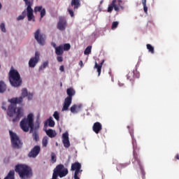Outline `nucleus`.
Wrapping results in <instances>:
<instances>
[{"mask_svg":"<svg viewBox=\"0 0 179 179\" xmlns=\"http://www.w3.org/2000/svg\"><path fill=\"white\" fill-rule=\"evenodd\" d=\"M15 172L18 173L21 179H29L33 177V170L29 165L20 164L15 166Z\"/></svg>","mask_w":179,"mask_h":179,"instance_id":"nucleus-1","label":"nucleus"},{"mask_svg":"<svg viewBox=\"0 0 179 179\" xmlns=\"http://www.w3.org/2000/svg\"><path fill=\"white\" fill-rule=\"evenodd\" d=\"M24 113V110L22 108L16 107L15 104H10L7 110V115L13 118V122L19 121L23 117Z\"/></svg>","mask_w":179,"mask_h":179,"instance_id":"nucleus-2","label":"nucleus"},{"mask_svg":"<svg viewBox=\"0 0 179 179\" xmlns=\"http://www.w3.org/2000/svg\"><path fill=\"white\" fill-rule=\"evenodd\" d=\"M20 126L24 132H29V129L33 130V127H34V113H29L27 117L21 120Z\"/></svg>","mask_w":179,"mask_h":179,"instance_id":"nucleus-3","label":"nucleus"},{"mask_svg":"<svg viewBox=\"0 0 179 179\" xmlns=\"http://www.w3.org/2000/svg\"><path fill=\"white\" fill-rule=\"evenodd\" d=\"M9 80L11 85L13 87H19L22 85V78H20V73L17 70L11 68L9 71Z\"/></svg>","mask_w":179,"mask_h":179,"instance_id":"nucleus-4","label":"nucleus"},{"mask_svg":"<svg viewBox=\"0 0 179 179\" xmlns=\"http://www.w3.org/2000/svg\"><path fill=\"white\" fill-rule=\"evenodd\" d=\"M66 93L68 96L64 99L62 111H68V110H69V106L72 104V97L76 94V92L72 87L68 88L66 90Z\"/></svg>","mask_w":179,"mask_h":179,"instance_id":"nucleus-5","label":"nucleus"},{"mask_svg":"<svg viewBox=\"0 0 179 179\" xmlns=\"http://www.w3.org/2000/svg\"><path fill=\"white\" fill-rule=\"evenodd\" d=\"M28 93L27 89L23 88L20 97L12 98L8 99V101L9 103H11V104H20V103H23V99H24V97H27Z\"/></svg>","mask_w":179,"mask_h":179,"instance_id":"nucleus-6","label":"nucleus"},{"mask_svg":"<svg viewBox=\"0 0 179 179\" xmlns=\"http://www.w3.org/2000/svg\"><path fill=\"white\" fill-rule=\"evenodd\" d=\"M10 136V141L11 143L13 146V148H19L22 146V142L20 141V138H19V136L16 134V133L9 131Z\"/></svg>","mask_w":179,"mask_h":179,"instance_id":"nucleus-7","label":"nucleus"},{"mask_svg":"<svg viewBox=\"0 0 179 179\" xmlns=\"http://www.w3.org/2000/svg\"><path fill=\"white\" fill-rule=\"evenodd\" d=\"M34 36L39 45H45V35L41 34V29H38L34 32Z\"/></svg>","mask_w":179,"mask_h":179,"instance_id":"nucleus-8","label":"nucleus"},{"mask_svg":"<svg viewBox=\"0 0 179 179\" xmlns=\"http://www.w3.org/2000/svg\"><path fill=\"white\" fill-rule=\"evenodd\" d=\"M53 174H55L56 178L59 176L60 178H62L68 175V169L65 168L64 165H59L54 170Z\"/></svg>","mask_w":179,"mask_h":179,"instance_id":"nucleus-9","label":"nucleus"},{"mask_svg":"<svg viewBox=\"0 0 179 179\" xmlns=\"http://www.w3.org/2000/svg\"><path fill=\"white\" fill-rule=\"evenodd\" d=\"M38 61H40V53L38 52H35V56L31 57L29 61V68H36L37 64H38Z\"/></svg>","mask_w":179,"mask_h":179,"instance_id":"nucleus-10","label":"nucleus"},{"mask_svg":"<svg viewBox=\"0 0 179 179\" xmlns=\"http://www.w3.org/2000/svg\"><path fill=\"white\" fill-rule=\"evenodd\" d=\"M115 2H117V0H113L112 3L108 6V12L109 13H111L113 10H115V12H118V10H120V9H124V6H117Z\"/></svg>","mask_w":179,"mask_h":179,"instance_id":"nucleus-11","label":"nucleus"},{"mask_svg":"<svg viewBox=\"0 0 179 179\" xmlns=\"http://www.w3.org/2000/svg\"><path fill=\"white\" fill-rule=\"evenodd\" d=\"M66 19L64 17H59V22L57 23V29L60 30V31H64L65 29H66Z\"/></svg>","mask_w":179,"mask_h":179,"instance_id":"nucleus-12","label":"nucleus"},{"mask_svg":"<svg viewBox=\"0 0 179 179\" xmlns=\"http://www.w3.org/2000/svg\"><path fill=\"white\" fill-rule=\"evenodd\" d=\"M81 168L82 165L79 162H76L71 165V170L72 171H75L74 176H76V178H78L79 173H81Z\"/></svg>","mask_w":179,"mask_h":179,"instance_id":"nucleus-13","label":"nucleus"},{"mask_svg":"<svg viewBox=\"0 0 179 179\" xmlns=\"http://www.w3.org/2000/svg\"><path fill=\"white\" fill-rule=\"evenodd\" d=\"M27 16L29 22H35L34 14L31 6H27Z\"/></svg>","mask_w":179,"mask_h":179,"instance_id":"nucleus-14","label":"nucleus"},{"mask_svg":"<svg viewBox=\"0 0 179 179\" xmlns=\"http://www.w3.org/2000/svg\"><path fill=\"white\" fill-rule=\"evenodd\" d=\"M62 142L64 148H69L71 143L69 142V134L66 131L62 134Z\"/></svg>","mask_w":179,"mask_h":179,"instance_id":"nucleus-15","label":"nucleus"},{"mask_svg":"<svg viewBox=\"0 0 179 179\" xmlns=\"http://www.w3.org/2000/svg\"><path fill=\"white\" fill-rule=\"evenodd\" d=\"M38 153H40V146L36 145L29 153L28 156L29 157H32L33 159H35V157H37V156H38Z\"/></svg>","mask_w":179,"mask_h":179,"instance_id":"nucleus-16","label":"nucleus"},{"mask_svg":"<svg viewBox=\"0 0 179 179\" xmlns=\"http://www.w3.org/2000/svg\"><path fill=\"white\" fill-rule=\"evenodd\" d=\"M47 127H50V128H54L55 127V122L54 121V118L52 117H50L46 121L44 122V127L47 128Z\"/></svg>","mask_w":179,"mask_h":179,"instance_id":"nucleus-17","label":"nucleus"},{"mask_svg":"<svg viewBox=\"0 0 179 179\" xmlns=\"http://www.w3.org/2000/svg\"><path fill=\"white\" fill-rule=\"evenodd\" d=\"M35 13H37V12L40 13L41 15V19H43V17L45 15V8H43V6H36L34 10Z\"/></svg>","mask_w":179,"mask_h":179,"instance_id":"nucleus-18","label":"nucleus"},{"mask_svg":"<svg viewBox=\"0 0 179 179\" xmlns=\"http://www.w3.org/2000/svg\"><path fill=\"white\" fill-rule=\"evenodd\" d=\"M82 107H83L82 104H79V105L74 104L70 108L71 113H72L73 114H78L79 111H80V109L82 108Z\"/></svg>","mask_w":179,"mask_h":179,"instance_id":"nucleus-19","label":"nucleus"},{"mask_svg":"<svg viewBox=\"0 0 179 179\" xmlns=\"http://www.w3.org/2000/svg\"><path fill=\"white\" fill-rule=\"evenodd\" d=\"M93 131L95 134H99L101 131V124L99 122H96L93 125Z\"/></svg>","mask_w":179,"mask_h":179,"instance_id":"nucleus-20","label":"nucleus"},{"mask_svg":"<svg viewBox=\"0 0 179 179\" xmlns=\"http://www.w3.org/2000/svg\"><path fill=\"white\" fill-rule=\"evenodd\" d=\"M103 64H104V60H103L100 64H97V62H95L94 69H96L98 72V76H100V74L101 73V68L103 66Z\"/></svg>","mask_w":179,"mask_h":179,"instance_id":"nucleus-21","label":"nucleus"},{"mask_svg":"<svg viewBox=\"0 0 179 179\" xmlns=\"http://www.w3.org/2000/svg\"><path fill=\"white\" fill-rule=\"evenodd\" d=\"M45 131L49 138H55L57 136V132L55 130L50 129L48 130L45 129Z\"/></svg>","mask_w":179,"mask_h":179,"instance_id":"nucleus-22","label":"nucleus"},{"mask_svg":"<svg viewBox=\"0 0 179 179\" xmlns=\"http://www.w3.org/2000/svg\"><path fill=\"white\" fill-rule=\"evenodd\" d=\"M55 54L57 55H62L64 54V45H60L56 48Z\"/></svg>","mask_w":179,"mask_h":179,"instance_id":"nucleus-23","label":"nucleus"},{"mask_svg":"<svg viewBox=\"0 0 179 179\" xmlns=\"http://www.w3.org/2000/svg\"><path fill=\"white\" fill-rule=\"evenodd\" d=\"M71 6H73L74 9H78L80 6V0H72Z\"/></svg>","mask_w":179,"mask_h":179,"instance_id":"nucleus-24","label":"nucleus"},{"mask_svg":"<svg viewBox=\"0 0 179 179\" xmlns=\"http://www.w3.org/2000/svg\"><path fill=\"white\" fill-rule=\"evenodd\" d=\"M4 179H15V171H10Z\"/></svg>","mask_w":179,"mask_h":179,"instance_id":"nucleus-25","label":"nucleus"},{"mask_svg":"<svg viewBox=\"0 0 179 179\" xmlns=\"http://www.w3.org/2000/svg\"><path fill=\"white\" fill-rule=\"evenodd\" d=\"M48 61H45L42 63V64L39 66L38 71L41 72V71H44L47 66H48Z\"/></svg>","mask_w":179,"mask_h":179,"instance_id":"nucleus-26","label":"nucleus"},{"mask_svg":"<svg viewBox=\"0 0 179 179\" xmlns=\"http://www.w3.org/2000/svg\"><path fill=\"white\" fill-rule=\"evenodd\" d=\"M146 47L148 52L150 54H155V47H153L151 44H147Z\"/></svg>","mask_w":179,"mask_h":179,"instance_id":"nucleus-27","label":"nucleus"},{"mask_svg":"<svg viewBox=\"0 0 179 179\" xmlns=\"http://www.w3.org/2000/svg\"><path fill=\"white\" fill-rule=\"evenodd\" d=\"M6 90V85H5V83L1 81L0 82V93H3Z\"/></svg>","mask_w":179,"mask_h":179,"instance_id":"nucleus-28","label":"nucleus"},{"mask_svg":"<svg viewBox=\"0 0 179 179\" xmlns=\"http://www.w3.org/2000/svg\"><path fill=\"white\" fill-rule=\"evenodd\" d=\"M48 139L49 138L47 136L43 137L42 140V145L43 148H47V145H48Z\"/></svg>","mask_w":179,"mask_h":179,"instance_id":"nucleus-29","label":"nucleus"},{"mask_svg":"<svg viewBox=\"0 0 179 179\" xmlns=\"http://www.w3.org/2000/svg\"><path fill=\"white\" fill-rule=\"evenodd\" d=\"M24 17H26V14H24V12H22V14L17 17V22H20V20H23Z\"/></svg>","mask_w":179,"mask_h":179,"instance_id":"nucleus-30","label":"nucleus"},{"mask_svg":"<svg viewBox=\"0 0 179 179\" xmlns=\"http://www.w3.org/2000/svg\"><path fill=\"white\" fill-rule=\"evenodd\" d=\"M142 3L143 6L144 12L146 13V15H148V6H146V0H142Z\"/></svg>","mask_w":179,"mask_h":179,"instance_id":"nucleus-31","label":"nucleus"},{"mask_svg":"<svg viewBox=\"0 0 179 179\" xmlns=\"http://www.w3.org/2000/svg\"><path fill=\"white\" fill-rule=\"evenodd\" d=\"M63 50H64V51H69V50H71V44L65 43L63 45Z\"/></svg>","mask_w":179,"mask_h":179,"instance_id":"nucleus-32","label":"nucleus"},{"mask_svg":"<svg viewBox=\"0 0 179 179\" xmlns=\"http://www.w3.org/2000/svg\"><path fill=\"white\" fill-rule=\"evenodd\" d=\"M92 52V46H88L84 51L85 55H89Z\"/></svg>","mask_w":179,"mask_h":179,"instance_id":"nucleus-33","label":"nucleus"},{"mask_svg":"<svg viewBox=\"0 0 179 179\" xmlns=\"http://www.w3.org/2000/svg\"><path fill=\"white\" fill-rule=\"evenodd\" d=\"M26 6H32L34 0H24Z\"/></svg>","mask_w":179,"mask_h":179,"instance_id":"nucleus-34","label":"nucleus"},{"mask_svg":"<svg viewBox=\"0 0 179 179\" xmlns=\"http://www.w3.org/2000/svg\"><path fill=\"white\" fill-rule=\"evenodd\" d=\"M118 24H120V22H118L117 21L113 22L111 26L112 30H115V29L118 27Z\"/></svg>","mask_w":179,"mask_h":179,"instance_id":"nucleus-35","label":"nucleus"},{"mask_svg":"<svg viewBox=\"0 0 179 179\" xmlns=\"http://www.w3.org/2000/svg\"><path fill=\"white\" fill-rule=\"evenodd\" d=\"M53 117L56 120V121H59V113H58V111H55L54 113Z\"/></svg>","mask_w":179,"mask_h":179,"instance_id":"nucleus-36","label":"nucleus"},{"mask_svg":"<svg viewBox=\"0 0 179 179\" xmlns=\"http://www.w3.org/2000/svg\"><path fill=\"white\" fill-rule=\"evenodd\" d=\"M0 29L3 33H6V28L5 27V23H1L0 24Z\"/></svg>","mask_w":179,"mask_h":179,"instance_id":"nucleus-37","label":"nucleus"},{"mask_svg":"<svg viewBox=\"0 0 179 179\" xmlns=\"http://www.w3.org/2000/svg\"><path fill=\"white\" fill-rule=\"evenodd\" d=\"M51 160H52V163H55L57 162V155H55V153H52Z\"/></svg>","mask_w":179,"mask_h":179,"instance_id":"nucleus-38","label":"nucleus"},{"mask_svg":"<svg viewBox=\"0 0 179 179\" xmlns=\"http://www.w3.org/2000/svg\"><path fill=\"white\" fill-rule=\"evenodd\" d=\"M68 12H69L71 17H74L75 14L73 13V10H72L71 8H69Z\"/></svg>","mask_w":179,"mask_h":179,"instance_id":"nucleus-39","label":"nucleus"},{"mask_svg":"<svg viewBox=\"0 0 179 179\" xmlns=\"http://www.w3.org/2000/svg\"><path fill=\"white\" fill-rule=\"evenodd\" d=\"M27 97L28 100H31L33 99V94L29 92L27 94Z\"/></svg>","mask_w":179,"mask_h":179,"instance_id":"nucleus-40","label":"nucleus"},{"mask_svg":"<svg viewBox=\"0 0 179 179\" xmlns=\"http://www.w3.org/2000/svg\"><path fill=\"white\" fill-rule=\"evenodd\" d=\"M121 3H122V1H121V0H117L116 2H115V5H117V6H122V5H121Z\"/></svg>","mask_w":179,"mask_h":179,"instance_id":"nucleus-41","label":"nucleus"},{"mask_svg":"<svg viewBox=\"0 0 179 179\" xmlns=\"http://www.w3.org/2000/svg\"><path fill=\"white\" fill-rule=\"evenodd\" d=\"M57 59L58 62H62V61H64V59L61 56H57Z\"/></svg>","mask_w":179,"mask_h":179,"instance_id":"nucleus-42","label":"nucleus"},{"mask_svg":"<svg viewBox=\"0 0 179 179\" xmlns=\"http://www.w3.org/2000/svg\"><path fill=\"white\" fill-rule=\"evenodd\" d=\"M59 71H61V72H64V66H60V67H59Z\"/></svg>","mask_w":179,"mask_h":179,"instance_id":"nucleus-43","label":"nucleus"},{"mask_svg":"<svg viewBox=\"0 0 179 179\" xmlns=\"http://www.w3.org/2000/svg\"><path fill=\"white\" fill-rule=\"evenodd\" d=\"M52 46L55 48V50L58 48V46H57V44H55V43H52Z\"/></svg>","mask_w":179,"mask_h":179,"instance_id":"nucleus-44","label":"nucleus"},{"mask_svg":"<svg viewBox=\"0 0 179 179\" xmlns=\"http://www.w3.org/2000/svg\"><path fill=\"white\" fill-rule=\"evenodd\" d=\"M79 65H80V66H83V61H80V62H79Z\"/></svg>","mask_w":179,"mask_h":179,"instance_id":"nucleus-45","label":"nucleus"},{"mask_svg":"<svg viewBox=\"0 0 179 179\" xmlns=\"http://www.w3.org/2000/svg\"><path fill=\"white\" fill-rule=\"evenodd\" d=\"M52 179H57V176L55 174H53Z\"/></svg>","mask_w":179,"mask_h":179,"instance_id":"nucleus-46","label":"nucleus"},{"mask_svg":"<svg viewBox=\"0 0 179 179\" xmlns=\"http://www.w3.org/2000/svg\"><path fill=\"white\" fill-rule=\"evenodd\" d=\"M2 108H3V110H6V107H5V106H2Z\"/></svg>","mask_w":179,"mask_h":179,"instance_id":"nucleus-47","label":"nucleus"},{"mask_svg":"<svg viewBox=\"0 0 179 179\" xmlns=\"http://www.w3.org/2000/svg\"><path fill=\"white\" fill-rule=\"evenodd\" d=\"M2 9V3H1V2H0V10H1Z\"/></svg>","mask_w":179,"mask_h":179,"instance_id":"nucleus-48","label":"nucleus"},{"mask_svg":"<svg viewBox=\"0 0 179 179\" xmlns=\"http://www.w3.org/2000/svg\"><path fill=\"white\" fill-rule=\"evenodd\" d=\"M34 136L35 139L37 140V135L34 134Z\"/></svg>","mask_w":179,"mask_h":179,"instance_id":"nucleus-49","label":"nucleus"},{"mask_svg":"<svg viewBox=\"0 0 179 179\" xmlns=\"http://www.w3.org/2000/svg\"><path fill=\"white\" fill-rule=\"evenodd\" d=\"M124 84H121V83H119V86H122Z\"/></svg>","mask_w":179,"mask_h":179,"instance_id":"nucleus-50","label":"nucleus"},{"mask_svg":"<svg viewBox=\"0 0 179 179\" xmlns=\"http://www.w3.org/2000/svg\"><path fill=\"white\" fill-rule=\"evenodd\" d=\"M176 159H177L178 160H179V156H178V155L176 156Z\"/></svg>","mask_w":179,"mask_h":179,"instance_id":"nucleus-51","label":"nucleus"},{"mask_svg":"<svg viewBox=\"0 0 179 179\" xmlns=\"http://www.w3.org/2000/svg\"><path fill=\"white\" fill-rule=\"evenodd\" d=\"M74 178H75V179H79V177L77 176V178H76V176H74Z\"/></svg>","mask_w":179,"mask_h":179,"instance_id":"nucleus-52","label":"nucleus"},{"mask_svg":"<svg viewBox=\"0 0 179 179\" xmlns=\"http://www.w3.org/2000/svg\"><path fill=\"white\" fill-rule=\"evenodd\" d=\"M56 145L58 146V143H56Z\"/></svg>","mask_w":179,"mask_h":179,"instance_id":"nucleus-53","label":"nucleus"}]
</instances>
